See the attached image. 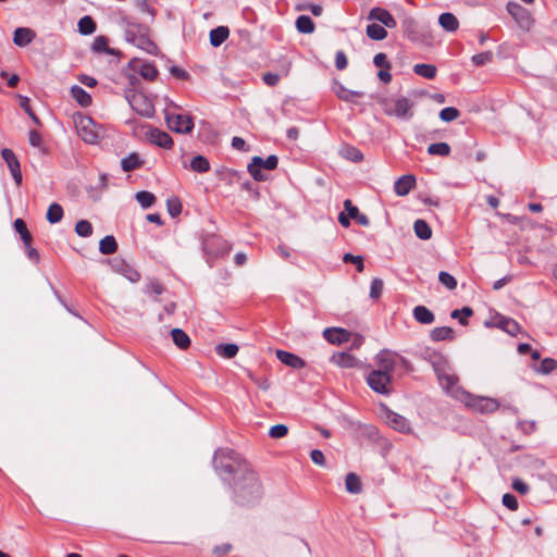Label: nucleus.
<instances>
[{"instance_id": "1", "label": "nucleus", "mask_w": 557, "mask_h": 557, "mask_svg": "<svg viewBox=\"0 0 557 557\" xmlns=\"http://www.w3.org/2000/svg\"><path fill=\"white\" fill-rule=\"evenodd\" d=\"M214 468L218 474L226 480L233 475V490L236 504L251 506L257 504L263 494L262 485L256 472L246 461H237L224 454L215 455Z\"/></svg>"}, {"instance_id": "2", "label": "nucleus", "mask_w": 557, "mask_h": 557, "mask_svg": "<svg viewBox=\"0 0 557 557\" xmlns=\"http://www.w3.org/2000/svg\"><path fill=\"white\" fill-rule=\"evenodd\" d=\"M455 399L462 403L468 409L479 413H491L499 407L497 399L472 395L467 391H457Z\"/></svg>"}, {"instance_id": "3", "label": "nucleus", "mask_w": 557, "mask_h": 557, "mask_svg": "<svg viewBox=\"0 0 557 557\" xmlns=\"http://www.w3.org/2000/svg\"><path fill=\"white\" fill-rule=\"evenodd\" d=\"M380 103L388 116L401 120H409L413 116L414 102L406 97L383 98Z\"/></svg>"}, {"instance_id": "4", "label": "nucleus", "mask_w": 557, "mask_h": 557, "mask_svg": "<svg viewBox=\"0 0 557 557\" xmlns=\"http://www.w3.org/2000/svg\"><path fill=\"white\" fill-rule=\"evenodd\" d=\"M74 123L77 135L87 144H96L100 136L101 127L96 125L91 117L77 114L74 115Z\"/></svg>"}, {"instance_id": "5", "label": "nucleus", "mask_w": 557, "mask_h": 557, "mask_svg": "<svg viewBox=\"0 0 557 557\" xmlns=\"http://www.w3.org/2000/svg\"><path fill=\"white\" fill-rule=\"evenodd\" d=\"M366 381L369 387L377 394L388 395L392 393V376L386 373L371 370Z\"/></svg>"}, {"instance_id": "6", "label": "nucleus", "mask_w": 557, "mask_h": 557, "mask_svg": "<svg viewBox=\"0 0 557 557\" xmlns=\"http://www.w3.org/2000/svg\"><path fill=\"white\" fill-rule=\"evenodd\" d=\"M277 163H278V159L274 154L269 156L265 160H263L261 157H253L251 159V162L248 164V172L253 177V180H256L258 182H262L267 177L261 172V168L272 171V170L276 169Z\"/></svg>"}, {"instance_id": "7", "label": "nucleus", "mask_w": 557, "mask_h": 557, "mask_svg": "<svg viewBox=\"0 0 557 557\" xmlns=\"http://www.w3.org/2000/svg\"><path fill=\"white\" fill-rule=\"evenodd\" d=\"M168 127L180 134H189L194 128L191 116L186 114L165 113Z\"/></svg>"}, {"instance_id": "8", "label": "nucleus", "mask_w": 557, "mask_h": 557, "mask_svg": "<svg viewBox=\"0 0 557 557\" xmlns=\"http://www.w3.org/2000/svg\"><path fill=\"white\" fill-rule=\"evenodd\" d=\"M397 358L398 355L396 352L383 349L375 355L373 359L374 368L372 370L381 371L392 376L396 368Z\"/></svg>"}, {"instance_id": "9", "label": "nucleus", "mask_w": 557, "mask_h": 557, "mask_svg": "<svg viewBox=\"0 0 557 557\" xmlns=\"http://www.w3.org/2000/svg\"><path fill=\"white\" fill-rule=\"evenodd\" d=\"M128 102L133 110L143 116H152L154 113V107L151 100L141 92H134L129 98Z\"/></svg>"}, {"instance_id": "10", "label": "nucleus", "mask_w": 557, "mask_h": 557, "mask_svg": "<svg viewBox=\"0 0 557 557\" xmlns=\"http://www.w3.org/2000/svg\"><path fill=\"white\" fill-rule=\"evenodd\" d=\"M406 36L414 42H426L429 35L428 32L422 29L418 22L412 17H407L403 23Z\"/></svg>"}, {"instance_id": "11", "label": "nucleus", "mask_w": 557, "mask_h": 557, "mask_svg": "<svg viewBox=\"0 0 557 557\" xmlns=\"http://www.w3.org/2000/svg\"><path fill=\"white\" fill-rule=\"evenodd\" d=\"M384 418H385L386 423L392 429H394L398 432L409 433L411 431L409 421L405 417H403L389 409H385Z\"/></svg>"}, {"instance_id": "12", "label": "nucleus", "mask_w": 557, "mask_h": 557, "mask_svg": "<svg viewBox=\"0 0 557 557\" xmlns=\"http://www.w3.org/2000/svg\"><path fill=\"white\" fill-rule=\"evenodd\" d=\"M1 156L4 159V161L8 164V168L16 183V185H20L22 183V172H21V165L20 161L17 160L15 153L13 150L9 148H4L1 151Z\"/></svg>"}, {"instance_id": "13", "label": "nucleus", "mask_w": 557, "mask_h": 557, "mask_svg": "<svg viewBox=\"0 0 557 557\" xmlns=\"http://www.w3.org/2000/svg\"><path fill=\"white\" fill-rule=\"evenodd\" d=\"M111 265L114 272L121 274L132 283L138 282L140 280V274L138 271L122 259H114L111 262Z\"/></svg>"}, {"instance_id": "14", "label": "nucleus", "mask_w": 557, "mask_h": 557, "mask_svg": "<svg viewBox=\"0 0 557 557\" xmlns=\"http://www.w3.org/2000/svg\"><path fill=\"white\" fill-rule=\"evenodd\" d=\"M323 336L329 343L341 345L350 341L351 333L342 327H327L323 331Z\"/></svg>"}, {"instance_id": "15", "label": "nucleus", "mask_w": 557, "mask_h": 557, "mask_svg": "<svg viewBox=\"0 0 557 557\" xmlns=\"http://www.w3.org/2000/svg\"><path fill=\"white\" fill-rule=\"evenodd\" d=\"M146 136L151 144H154L161 148L170 149L173 146L172 137L168 133L158 128L148 131Z\"/></svg>"}, {"instance_id": "16", "label": "nucleus", "mask_w": 557, "mask_h": 557, "mask_svg": "<svg viewBox=\"0 0 557 557\" xmlns=\"http://www.w3.org/2000/svg\"><path fill=\"white\" fill-rule=\"evenodd\" d=\"M331 362L344 369H352L359 366V360L349 352H335L331 357Z\"/></svg>"}, {"instance_id": "17", "label": "nucleus", "mask_w": 557, "mask_h": 557, "mask_svg": "<svg viewBox=\"0 0 557 557\" xmlns=\"http://www.w3.org/2000/svg\"><path fill=\"white\" fill-rule=\"evenodd\" d=\"M368 18L379 21L388 28H394L397 25L393 15L387 10L382 8H373L369 13Z\"/></svg>"}, {"instance_id": "18", "label": "nucleus", "mask_w": 557, "mask_h": 557, "mask_svg": "<svg viewBox=\"0 0 557 557\" xmlns=\"http://www.w3.org/2000/svg\"><path fill=\"white\" fill-rule=\"evenodd\" d=\"M333 91L341 100L346 102H355L357 98H360L363 95V92L361 91L350 90L346 88L343 84L338 82L334 83Z\"/></svg>"}, {"instance_id": "19", "label": "nucleus", "mask_w": 557, "mask_h": 557, "mask_svg": "<svg viewBox=\"0 0 557 557\" xmlns=\"http://www.w3.org/2000/svg\"><path fill=\"white\" fill-rule=\"evenodd\" d=\"M275 355L282 363L293 369H302L306 364L300 357L285 350L278 349L276 350Z\"/></svg>"}, {"instance_id": "20", "label": "nucleus", "mask_w": 557, "mask_h": 557, "mask_svg": "<svg viewBox=\"0 0 557 557\" xmlns=\"http://www.w3.org/2000/svg\"><path fill=\"white\" fill-rule=\"evenodd\" d=\"M36 34L33 29L27 27H18L14 30L13 42L18 47H25L29 45Z\"/></svg>"}, {"instance_id": "21", "label": "nucleus", "mask_w": 557, "mask_h": 557, "mask_svg": "<svg viewBox=\"0 0 557 557\" xmlns=\"http://www.w3.org/2000/svg\"><path fill=\"white\" fill-rule=\"evenodd\" d=\"M414 185L416 177L413 175H404L395 182L394 189L398 196H406Z\"/></svg>"}, {"instance_id": "22", "label": "nucleus", "mask_w": 557, "mask_h": 557, "mask_svg": "<svg viewBox=\"0 0 557 557\" xmlns=\"http://www.w3.org/2000/svg\"><path fill=\"white\" fill-rule=\"evenodd\" d=\"M133 69L145 79L153 81L158 74L156 66L149 62H133Z\"/></svg>"}, {"instance_id": "23", "label": "nucleus", "mask_w": 557, "mask_h": 557, "mask_svg": "<svg viewBox=\"0 0 557 557\" xmlns=\"http://www.w3.org/2000/svg\"><path fill=\"white\" fill-rule=\"evenodd\" d=\"M345 211L348 213L350 219H354L358 224L368 226L370 221L368 216L359 211V209L352 205L351 200L346 199L344 201Z\"/></svg>"}, {"instance_id": "24", "label": "nucleus", "mask_w": 557, "mask_h": 557, "mask_svg": "<svg viewBox=\"0 0 557 557\" xmlns=\"http://www.w3.org/2000/svg\"><path fill=\"white\" fill-rule=\"evenodd\" d=\"M438 380L441 386L454 398L457 391H463L461 387L457 385L458 379L455 375L440 374Z\"/></svg>"}, {"instance_id": "25", "label": "nucleus", "mask_w": 557, "mask_h": 557, "mask_svg": "<svg viewBox=\"0 0 557 557\" xmlns=\"http://www.w3.org/2000/svg\"><path fill=\"white\" fill-rule=\"evenodd\" d=\"M144 165V160L137 152H132L121 160V166L124 172H131L140 169Z\"/></svg>"}, {"instance_id": "26", "label": "nucleus", "mask_w": 557, "mask_h": 557, "mask_svg": "<svg viewBox=\"0 0 557 557\" xmlns=\"http://www.w3.org/2000/svg\"><path fill=\"white\" fill-rule=\"evenodd\" d=\"M438 24L446 32H456L459 27L458 18L450 12L442 13L438 17Z\"/></svg>"}, {"instance_id": "27", "label": "nucleus", "mask_w": 557, "mask_h": 557, "mask_svg": "<svg viewBox=\"0 0 557 557\" xmlns=\"http://www.w3.org/2000/svg\"><path fill=\"white\" fill-rule=\"evenodd\" d=\"M230 36V30L226 26H219L210 32V44L213 47L221 46Z\"/></svg>"}, {"instance_id": "28", "label": "nucleus", "mask_w": 557, "mask_h": 557, "mask_svg": "<svg viewBox=\"0 0 557 557\" xmlns=\"http://www.w3.org/2000/svg\"><path fill=\"white\" fill-rule=\"evenodd\" d=\"M413 317L421 324H431L434 321L433 312L424 306H417L413 309Z\"/></svg>"}, {"instance_id": "29", "label": "nucleus", "mask_w": 557, "mask_h": 557, "mask_svg": "<svg viewBox=\"0 0 557 557\" xmlns=\"http://www.w3.org/2000/svg\"><path fill=\"white\" fill-rule=\"evenodd\" d=\"M72 97L78 102L82 107H88L91 104L90 95L84 90L82 87L75 85L71 88Z\"/></svg>"}, {"instance_id": "30", "label": "nucleus", "mask_w": 557, "mask_h": 557, "mask_svg": "<svg viewBox=\"0 0 557 557\" xmlns=\"http://www.w3.org/2000/svg\"><path fill=\"white\" fill-rule=\"evenodd\" d=\"M430 337L434 342L453 339L454 338V330L449 326L435 327L431 331Z\"/></svg>"}, {"instance_id": "31", "label": "nucleus", "mask_w": 557, "mask_h": 557, "mask_svg": "<svg viewBox=\"0 0 557 557\" xmlns=\"http://www.w3.org/2000/svg\"><path fill=\"white\" fill-rule=\"evenodd\" d=\"M174 344L181 348L186 349L190 345L189 336L181 329H173L171 332Z\"/></svg>"}, {"instance_id": "32", "label": "nucleus", "mask_w": 557, "mask_h": 557, "mask_svg": "<svg viewBox=\"0 0 557 557\" xmlns=\"http://www.w3.org/2000/svg\"><path fill=\"white\" fill-rule=\"evenodd\" d=\"M14 228L20 234L25 248H29V244H32V234L27 230L26 223L22 219H16L14 222Z\"/></svg>"}, {"instance_id": "33", "label": "nucleus", "mask_w": 557, "mask_h": 557, "mask_svg": "<svg viewBox=\"0 0 557 557\" xmlns=\"http://www.w3.org/2000/svg\"><path fill=\"white\" fill-rule=\"evenodd\" d=\"M46 218L51 224L59 223L63 219V208L57 202L51 203L48 208Z\"/></svg>"}, {"instance_id": "34", "label": "nucleus", "mask_w": 557, "mask_h": 557, "mask_svg": "<svg viewBox=\"0 0 557 557\" xmlns=\"http://www.w3.org/2000/svg\"><path fill=\"white\" fill-rule=\"evenodd\" d=\"M414 233L420 239L426 240L432 237V230L424 220H417L413 225Z\"/></svg>"}, {"instance_id": "35", "label": "nucleus", "mask_w": 557, "mask_h": 557, "mask_svg": "<svg viewBox=\"0 0 557 557\" xmlns=\"http://www.w3.org/2000/svg\"><path fill=\"white\" fill-rule=\"evenodd\" d=\"M296 28L299 33L311 34L314 32L315 26L313 21L309 16L300 15L296 20Z\"/></svg>"}, {"instance_id": "36", "label": "nucleus", "mask_w": 557, "mask_h": 557, "mask_svg": "<svg viewBox=\"0 0 557 557\" xmlns=\"http://www.w3.org/2000/svg\"><path fill=\"white\" fill-rule=\"evenodd\" d=\"M117 249L116 240L113 236H104L99 243V250L103 255L114 253Z\"/></svg>"}, {"instance_id": "37", "label": "nucleus", "mask_w": 557, "mask_h": 557, "mask_svg": "<svg viewBox=\"0 0 557 557\" xmlns=\"http://www.w3.org/2000/svg\"><path fill=\"white\" fill-rule=\"evenodd\" d=\"M507 11L519 23H522L523 20L528 18L527 10L516 2H509L507 4Z\"/></svg>"}, {"instance_id": "38", "label": "nucleus", "mask_w": 557, "mask_h": 557, "mask_svg": "<svg viewBox=\"0 0 557 557\" xmlns=\"http://www.w3.org/2000/svg\"><path fill=\"white\" fill-rule=\"evenodd\" d=\"M367 36L372 40H383L387 37V32L383 26L373 23L367 26Z\"/></svg>"}, {"instance_id": "39", "label": "nucleus", "mask_w": 557, "mask_h": 557, "mask_svg": "<svg viewBox=\"0 0 557 557\" xmlns=\"http://www.w3.org/2000/svg\"><path fill=\"white\" fill-rule=\"evenodd\" d=\"M413 72L419 76H422L428 79H432L436 75V67H435V65H432V64L421 63V64H416L413 66Z\"/></svg>"}, {"instance_id": "40", "label": "nucleus", "mask_w": 557, "mask_h": 557, "mask_svg": "<svg viewBox=\"0 0 557 557\" xmlns=\"http://www.w3.org/2000/svg\"><path fill=\"white\" fill-rule=\"evenodd\" d=\"M346 490L351 494H358L362 490L360 479L355 473H348L345 480Z\"/></svg>"}, {"instance_id": "41", "label": "nucleus", "mask_w": 557, "mask_h": 557, "mask_svg": "<svg viewBox=\"0 0 557 557\" xmlns=\"http://www.w3.org/2000/svg\"><path fill=\"white\" fill-rule=\"evenodd\" d=\"M190 169L198 173H206L210 170V163L203 156H196L190 161Z\"/></svg>"}, {"instance_id": "42", "label": "nucleus", "mask_w": 557, "mask_h": 557, "mask_svg": "<svg viewBox=\"0 0 557 557\" xmlns=\"http://www.w3.org/2000/svg\"><path fill=\"white\" fill-rule=\"evenodd\" d=\"M215 351L223 358L231 359L238 352V346L236 344H220L215 347Z\"/></svg>"}, {"instance_id": "43", "label": "nucleus", "mask_w": 557, "mask_h": 557, "mask_svg": "<svg viewBox=\"0 0 557 557\" xmlns=\"http://www.w3.org/2000/svg\"><path fill=\"white\" fill-rule=\"evenodd\" d=\"M78 30L82 35H90L96 30V23L89 16L86 15L78 21Z\"/></svg>"}, {"instance_id": "44", "label": "nucleus", "mask_w": 557, "mask_h": 557, "mask_svg": "<svg viewBox=\"0 0 557 557\" xmlns=\"http://www.w3.org/2000/svg\"><path fill=\"white\" fill-rule=\"evenodd\" d=\"M428 153L432 156L447 157L450 153V146L446 143L431 144Z\"/></svg>"}, {"instance_id": "45", "label": "nucleus", "mask_w": 557, "mask_h": 557, "mask_svg": "<svg viewBox=\"0 0 557 557\" xmlns=\"http://www.w3.org/2000/svg\"><path fill=\"white\" fill-rule=\"evenodd\" d=\"M498 325L502 330L512 336H515L520 330L519 324L512 319L502 318L498 322Z\"/></svg>"}, {"instance_id": "46", "label": "nucleus", "mask_w": 557, "mask_h": 557, "mask_svg": "<svg viewBox=\"0 0 557 557\" xmlns=\"http://www.w3.org/2000/svg\"><path fill=\"white\" fill-rule=\"evenodd\" d=\"M135 198L139 202V205L145 209L151 207L156 201L154 195L146 190L138 191Z\"/></svg>"}, {"instance_id": "47", "label": "nucleus", "mask_w": 557, "mask_h": 557, "mask_svg": "<svg viewBox=\"0 0 557 557\" xmlns=\"http://www.w3.org/2000/svg\"><path fill=\"white\" fill-rule=\"evenodd\" d=\"M473 314V310L470 307H463L461 310L455 309L451 311L450 317L453 319H459L460 324L467 325L468 318Z\"/></svg>"}, {"instance_id": "48", "label": "nucleus", "mask_w": 557, "mask_h": 557, "mask_svg": "<svg viewBox=\"0 0 557 557\" xmlns=\"http://www.w3.org/2000/svg\"><path fill=\"white\" fill-rule=\"evenodd\" d=\"M75 233L81 237H89L92 234V225L87 220H79L75 225Z\"/></svg>"}, {"instance_id": "49", "label": "nucleus", "mask_w": 557, "mask_h": 557, "mask_svg": "<svg viewBox=\"0 0 557 557\" xmlns=\"http://www.w3.org/2000/svg\"><path fill=\"white\" fill-rule=\"evenodd\" d=\"M438 281L449 290H453L457 287L456 278L448 272L441 271L438 274Z\"/></svg>"}, {"instance_id": "50", "label": "nucleus", "mask_w": 557, "mask_h": 557, "mask_svg": "<svg viewBox=\"0 0 557 557\" xmlns=\"http://www.w3.org/2000/svg\"><path fill=\"white\" fill-rule=\"evenodd\" d=\"M459 111L454 107H447L441 110L440 119L444 122H451L459 117Z\"/></svg>"}, {"instance_id": "51", "label": "nucleus", "mask_w": 557, "mask_h": 557, "mask_svg": "<svg viewBox=\"0 0 557 557\" xmlns=\"http://www.w3.org/2000/svg\"><path fill=\"white\" fill-rule=\"evenodd\" d=\"M168 212L171 216L175 218L182 212V203L178 198H170L166 201Z\"/></svg>"}, {"instance_id": "52", "label": "nucleus", "mask_w": 557, "mask_h": 557, "mask_svg": "<svg viewBox=\"0 0 557 557\" xmlns=\"http://www.w3.org/2000/svg\"><path fill=\"white\" fill-rule=\"evenodd\" d=\"M343 156L354 162H360L363 159L362 152L355 147H346L343 150Z\"/></svg>"}, {"instance_id": "53", "label": "nucleus", "mask_w": 557, "mask_h": 557, "mask_svg": "<svg viewBox=\"0 0 557 557\" xmlns=\"http://www.w3.org/2000/svg\"><path fill=\"white\" fill-rule=\"evenodd\" d=\"M288 434V428L285 424H276L270 428L269 435L272 438H283Z\"/></svg>"}, {"instance_id": "54", "label": "nucleus", "mask_w": 557, "mask_h": 557, "mask_svg": "<svg viewBox=\"0 0 557 557\" xmlns=\"http://www.w3.org/2000/svg\"><path fill=\"white\" fill-rule=\"evenodd\" d=\"M343 261L345 263H352L356 265L358 272H362L364 269L363 259L361 256H354L351 253H345L343 256Z\"/></svg>"}, {"instance_id": "55", "label": "nucleus", "mask_w": 557, "mask_h": 557, "mask_svg": "<svg viewBox=\"0 0 557 557\" xmlns=\"http://www.w3.org/2000/svg\"><path fill=\"white\" fill-rule=\"evenodd\" d=\"M384 283L381 278H373L370 286V297L377 299L383 292Z\"/></svg>"}, {"instance_id": "56", "label": "nucleus", "mask_w": 557, "mask_h": 557, "mask_svg": "<svg viewBox=\"0 0 557 557\" xmlns=\"http://www.w3.org/2000/svg\"><path fill=\"white\" fill-rule=\"evenodd\" d=\"M557 368V361L553 358H545L541 362L540 372L543 374H549Z\"/></svg>"}, {"instance_id": "57", "label": "nucleus", "mask_w": 557, "mask_h": 557, "mask_svg": "<svg viewBox=\"0 0 557 557\" xmlns=\"http://www.w3.org/2000/svg\"><path fill=\"white\" fill-rule=\"evenodd\" d=\"M92 49L96 52H110L108 47V39L104 36H98L95 38Z\"/></svg>"}, {"instance_id": "58", "label": "nucleus", "mask_w": 557, "mask_h": 557, "mask_svg": "<svg viewBox=\"0 0 557 557\" xmlns=\"http://www.w3.org/2000/svg\"><path fill=\"white\" fill-rule=\"evenodd\" d=\"M492 58H493L492 52L485 51V52L474 54L472 57V61L475 65L480 66V65H484V64L488 63L492 60Z\"/></svg>"}, {"instance_id": "59", "label": "nucleus", "mask_w": 557, "mask_h": 557, "mask_svg": "<svg viewBox=\"0 0 557 557\" xmlns=\"http://www.w3.org/2000/svg\"><path fill=\"white\" fill-rule=\"evenodd\" d=\"M249 379L253 381L258 387L262 391H268L271 387V383L268 377H257L252 373L248 374Z\"/></svg>"}, {"instance_id": "60", "label": "nucleus", "mask_w": 557, "mask_h": 557, "mask_svg": "<svg viewBox=\"0 0 557 557\" xmlns=\"http://www.w3.org/2000/svg\"><path fill=\"white\" fill-rule=\"evenodd\" d=\"M503 505L506 506L510 510H517L518 509V500L516 496L512 494H505L503 496Z\"/></svg>"}, {"instance_id": "61", "label": "nucleus", "mask_w": 557, "mask_h": 557, "mask_svg": "<svg viewBox=\"0 0 557 557\" xmlns=\"http://www.w3.org/2000/svg\"><path fill=\"white\" fill-rule=\"evenodd\" d=\"M232 550V545L230 543H224L221 545H216L212 548V553L218 556L222 557L227 555Z\"/></svg>"}, {"instance_id": "62", "label": "nucleus", "mask_w": 557, "mask_h": 557, "mask_svg": "<svg viewBox=\"0 0 557 557\" xmlns=\"http://www.w3.org/2000/svg\"><path fill=\"white\" fill-rule=\"evenodd\" d=\"M373 63L377 67H384V69L389 67V62L387 61V57L385 53H382V52L375 54V57L373 59Z\"/></svg>"}, {"instance_id": "63", "label": "nucleus", "mask_w": 557, "mask_h": 557, "mask_svg": "<svg viewBox=\"0 0 557 557\" xmlns=\"http://www.w3.org/2000/svg\"><path fill=\"white\" fill-rule=\"evenodd\" d=\"M28 141L33 147L39 148L42 143L41 135L37 131H30L28 133Z\"/></svg>"}, {"instance_id": "64", "label": "nucleus", "mask_w": 557, "mask_h": 557, "mask_svg": "<svg viewBox=\"0 0 557 557\" xmlns=\"http://www.w3.org/2000/svg\"><path fill=\"white\" fill-rule=\"evenodd\" d=\"M512 488L518 493L524 495L529 492V485L520 479H515L512 482Z\"/></svg>"}]
</instances>
